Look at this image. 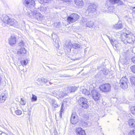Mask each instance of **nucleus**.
Returning <instances> with one entry per match:
<instances>
[{"instance_id":"obj_43","label":"nucleus","mask_w":135,"mask_h":135,"mask_svg":"<svg viewBox=\"0 0 135 135\" xmlns=\"http://www.w3.org/2000/svg\"><path fill=\"white\" fill-rule=\"evenodd\" d=\"M4 86V84L3 83L2 81L1 80V78L0 77V87L3 88Z\"/></svg>"},{"instance_id":"obj_13","label":"nucleus","mask_w":135,"mask_h":135,"mask_svg":"<svg viewBox=\"0 0 135 135\" xmlns=\"http://www.w3.org/2000/svg\"><path fill=\"white\" fill-rule=\"evenodd\" d=\"M110 42L113 46L114 48L115 49H116L118 48V46L120 45V44H119L118 41L110 38L109 36H108Z\"/></svg>"},{"instance_id":"obj_47","label":"nucleus","mask_w":135,"mask_h":135,"mask_svg":"<svg viewBox=\"0 0 135 135\" xmlns=\"http://www.w3.org/2000/svg\"><path fill=\"white\" fill-rule=\"evenodd\" d=\"M130 8L131 10H132L133 12L135 13V7H133L132 6H131L130 7Z\"/></svg>"},{"instance_id":"obj_33","label":"nucleus","mask_w":135,"mask_h":135,"mask_svg":"<svg viewBox=\"0 0 135 135\" xmlns=\"http://www.w3.org/2000/svg\"><path fill=\"white\" fill-rule=\"evenodd\" d=\"M21 100L20 103L23 105H25L26 103V102L25 99L23 98H21Z\"/></svg>"},{"instance_id":"obj_42","label":"nucleus","mask_w":135,"mask_h":135,"mask_svg":"<svg viewBox=\"0 0 135 135\" xmlns=\"http://www.w3.org/2000/svg\"><path fill=\"white\" fill-rule=\"evenodd\" d=\"M128 135H135V130L131 131L128 133Z\"/></svg>"},{"instance_id":"obj_7","label":"nucleus","mask_w":135,"mask_h":135,"mask_svg":"<svg viewBox=\"0 0 135 135\" xmlns=\"http://www.w3.org/2000/svg\"><path fill=\"white\" fill-rule=\"evenodd\" d=\"M71 124H74L78 121V118L77 114L75 112H73L72 114L70 119Z\"/></svg>"},{"instance_id":"obj_18","label":"nucleus","mask_w":135,"mask_h":135,"mask_svg":"<svg viewBox=\"0 0 135 135\" xmlns=\"http://www.w3.org/2000/svg\"><path fill=\"white\" fill-rule=\"evenodd\" d=\"M75 4L79 7H80L84 5V3L82 0H75Z\"/></svg>"},{"instance_id":"obj_40","label":"nucleus","mask_w":135,"mask_h":135,"mask_svg":"<svg viewBox=\"0 0 135 135\" xmlns=\"http://www.w3.org/2000/svg\"><path fill=\"white\" fill-rule=\"evenodd\" d=\"M116 2V3H118V5H123V3L120 0H117V1Z\"/></svg>"},{"instance_id":"obj_49","label":"nucleus","mask_w":135,"mask_h":135,"mask_svg":"<svg viewBox=\"0 0 135 135\" xmlns=\"http://www.w3.org/2000/svg\"><path fill=\"white\" fill-rule=\"evenodd\" d=\"M132 62L135 64V56L133 57L131 59Z\"/></svg>"},{"instance_id":"obj_44","label":"nucleus","mask_w":135,"mask_h":135,"mask_svg":"<svg viewBox=\"0 0 135 135\" xmlns=\"http://www.w3.org/2000/svg\"><path fill=\"white\" fill-rule=\"evenodd\" d=\"M40 9V10L41 11L44 12L46 11V7H41Z\"/></svg>"},{"instance_id":"obj_22","label":"nucleus","mask_w":135,"mask_h":135,"mask_svg":"<svg viewBox=\"0 0 135 135\" xmlns=\"http://www.w3.org/2000/svg\"><path fill=\"white\" fill-rule=\"evenodd\" d=\"M122 25L120 23H119L114 25L113 27V29H118L122 28Z\"/></svg>"},{"instance_id":"obj_14","label":"nucleus","mask_w":135,"mask_h":135,"mask_svg":"<svg viewBox=\"0 0 135 135\" xmlns=\"http://www.w3.org/2000/svg\"><path fill=\"white\" fill-rule=\"evenodd\" d=\"M96 6L94 3H91L88 6V11L89 13H93L96 11Z\"/></svg>"},{"instance_id":"obj_35","label":"nucleus","mask_w":135,"mask_h":135,"mask_svg":"<svg viewBox=\"0 0 135 135\" xmlns=\"http://www.w3.org/2000/svg\"><path fill=\"white\" fill-rule=\"evenodd\" d=\"M130 69L134 73H135V65L131 66Z\"/></svg>"},{"instance_id":"obj_25","label":"nucleus","mask_w":135,"mask_h":135,"mask_svg":"<svg viewBox=\"0 0 135 135\" xmlns=\"http://www.w3.org/2000/svg\"><path fill=\"white\" fill-rule=\"evenodd\" d=\"M128 80L126 77H123L121 79L120 81V84H123V83H127Z\"/></svg>"},{"instance_id":"obj_15","label":"nucleus","mask_w":135,"mask_h":135,"mask_svg":"<svg viewBox=\"0 0 135 135\" xmlns=\"http://www.w3.org/2000/svg\"><path fill=\"white\" fill-rule=\"evenodd\" d=\"M8 94L7 93L4 91V93H2L0 96V102L3 103L6 100Z\"/></svg>"},{"instance_id":"obj_4","label":"nucleus","mask_w":135,"mask_h":135,"mask_svg":"<svg viewBox=\"0 0 135 135\" xmlns=\"http://www.w3.org/2000/svg\"><path fill=\"white\" fill-rule=\"evenodd\" d=\"M101 91L104 92H108L111 90V86L109 84H103L99 87Z\"/></svg>"},{"instance_id":"obj_16","label":"nucleus","mask_w":135,"mask_h":135,"mask_svg":"<svg viewBox=\"0 0 135 135\" xmlns=\"http://www.w3.org/2000/svg\"><path fill=\"white\" fill-rule=\"evenodd\" d=\"M92 97L93 99L95 101L98 100L100 97V95L95 90L92 91Z\"/></svg>"},{"instance_id":"obj_37","label":"nucleus","mask_w":135,"mask_h":135,"mask_svg":"<svg viewBox=\"0 0 135 135\" xmlns=\"http://www.w3.org/2000/svg\"><path fill=\"white\" fill-rule=\"evenodd\" d=\"M131 110L133 114H135V106L132 107L131 109Z\"/></svg>"},{"instance_id":"obj_29","label":"nucleus","mask_w":135,"mask_h":135,"mask_svg":"<svg viewBox=\"0 0 135 135\" xmlns=\"http://www.w3.org/2000/svg\"><path fill=\"white\" fill-rule=\"evenodd\" d=\"M73 47L75 49H78L80 48L81 45L79 44L75 43L73 44Z\"/></svg>"},{"instance_id":"obj_8","label":"nucleus","mask_w":135,"mask_h":135,"mask_svg":"<svg viewBox=\"0 0 135 135\" xmlns=\"http://www.w3.org/2000/svg\"><path fill=\"white\" fill-rule=\"evenodd\" d=\"M73 44H72L71 41L68 40L66 41V43L64 45L65 49L68 52L70 51L71 48L73 47Z\"/></svg>"},{"instance_id":"obj_53","label":"nucleus","mask_w":135,"mask_h":135,"mask_svg":"<svg viewBox=\"0 0 135 135\" xmlns=\"http://www.w3.org/2000/svg\"><path fill=\"white\" fill-rule=\"evenodd\" d=\"M56 86H54L53 87V88H54V89L55 88H56Z\"/></svg>"},{"instance_id":"obj_34","label":"nucleus","mask_w":135,"mask_h":135,"mask_svg":"<svg viewBox=\"0 0 135 135\" xmlns=\"http://www.w3.org/2000/svg\"><path fill=\"white\" fill-rule=\"evenodd\" d=\"M15 113L18 115H20L22 114V112L19 110H17L15 111Z\"/></svg>"},{"instance_id":"obj_27","label":"nucleus","mask_w":135,"mask_h":135,"mask_svg":"<svg viewBox=\"0 0 135 135\" xmlns=\"http://www.w3.org/2000/svg\"><path fill=\"white\" fill-rule=\"evenodd\" d=\"M120 100L121 103H125L127 104H128L129 103V102L124 97L120 98Z\"/></svg>"},{"instance_id":"obj_36","label":"nucleus","mask_w":135,"mask_h":135,"mask_svg":"<svg viewBox=\"0 0 135 135\" xmlns=\"http://www.w3.org/2000/svg\"><path fill=\"white\" fill-rule=\"evenodd\" d=\"M103 73L105 75H107L108 72V71L107 70L105 69H103L102 70Z\"/></svg>"},{"instance_id":"obj_52","label":"nucleus","mask_w":135,"mask_h":135,"mask_svg":"<svg viewBox=\"0 0 135 135\" xmlns=\"http://www.w3.org/2000/svg\"><path fill=\"white\" fill-rule=\"evenodd\" d=\"M79 59L78 58H76L75 59H74V60H78Z\"/></svg>"},{"instance_id":"obj_26","label":"nucleus","mask_w":135,"mask_h":135,"mask_svg":"<svg viewBox=\"0 0 135 135\" xmlns=\"http://www.w3.org/2000/svg\"><path fill=\"white\" fill-rule=\"evenodd\" d=\"M52 102V104L54 108H57L59 107L60 105L59 106L57 104L56 102L55 99H53Z\"/></svg>"},{"instance_id":"obj_30","label":"nucleus","mask_w":135,"mask_h":135,"mask_svg":"<svg viewBox=\"0 0 135 135\" xmlns=\"http://www.w3.org/2000/svg\"><path fill=\"white\" fill-rule=\"evenodd\" d=\"M21 65L23 66V65H26L28 63V60L27 59H26L23 60H22L21 61Z\"/></svg>"},{"instance_id":"obj_23","label":"nucleus","mask_w":135,"mask_h":135,"mask_svg":"<svg viewBox=\"0 0 135 135\" xmlns=\"http://www.w3.org/2000/svg\"><path fill=\"white\" fill-rule=\"evenodd\" d=\"M80 91L85 95H88L90 93L89 91L85 89L81 88Z\"/></svg>"},{"instance_id":"obj_19","label":"nucleus","mask_w":135,"mask_h":135,"mask_svg":"<svg viewBox=\"0 0 135 135\" xmlns=\"http://www.w3.org/2000/svg\"><path fill=\"white\" fill-rule=\"evenodd\" d=\"M17 22L14 19L10 18L7 24L11 26H13L16 24Z\"/></svg>"},{"instance_id":"obj_3","label":"nucleus","mask_w":135,"mask_h":135,"mask_svg":"<svg viewBox=\"0 0 135 135\" xmlns=\"http://www.w3.org/2000/svg\"><path fill=\"white\" fill-rule=\"evenodd\" d=\"M79 16L76 13H73L69 16L67 19V21L69 23L75 22L79 18Z\"/></svg>"},{"instance_id":"obj_51","label":"nucleus","mask_w":135,"mask_h":135,"mask_svg":"<svg viewBox=\"0 0 135 135\" xmlns=\"http://www.w3.org/2000/svg\"><path fill=\"white\" fill-rule=\"evenodd\" d=\"M49 84L50 85H52V84H52V83H51V82H49Z\"/></svg>"},{"instance_id":"obj_39","label":"nucleus","mask_w":135,"mask_h":135,"mask_svg":"<svg viewBox=\"0 0 135 135\" xmlns=\"http://www.w3.org/2000/svg\"><path fill=\"white\" fill-rule=\"evenodd\" d=\"M63 103H62L61 105V110L60 111V116L61 117V115H62V113L64 111V109H63Z\"/></svg>"},{"instance_id":"obj_11","label":"nucleus","mask_w":135,"mask_h":135,"mask_svg":"<svg viewBox=\"0 0 135 135\" xmlns=\"http://www.w3.org/2000/svg\"><path fill=\"white\" fill-rule=\"evenodd\" d=\"M120 60L123 64H126L128 62V58L127 57V55L125 52H123L122 53L120 56Z\"/></svg>"},{"instance_id":"obj_28","label":"nucleus","mask_w":135,"mask_h":135,"mask_svg":"<svg viewBox=\"0 0 135 135\" xmlns=\"http://www.w3.org/2000/svg\"><path fill=\"white\" fill-rule=\"evenodd\" d=\"M122 84H120V86L121 88L123 89H126L128 88L127 83H123Z\"/></svg>"},{"instance_id":"obj_2","label":"nucleus","mask_w":135,"mask_h":135,"mask_svg":"<svg viewBox=\"0 0 135 135\" xmlns=\"http://www.w3.org/2000/svg\"><path fill=\"white\" fill-rule=\"evenodd\" d=\"M79 104L82 108L84 109H88L89 108V103L87 99L84 97H81L78 100Z\"/></svg>"},{"instance_id":"obj_48","label":"nucleus","mask_w":135,"mask_h":135,"mask_svg":"<svg viewBox=\"0 0 135 135\" xmlns=\"http://www.w3.org/2000/svg\"><path fill=\"white\" fill-rule=\"evenodd\" d=\"M19 46H23L24 45V44L23 43V41H21L19 44Z\"/></svg>"},{"instance_id":"obj_20","label":"nucleus","mask_w":135,"mask_h":135,"mask_svg":"<svg viewBox=\"0 0 135 135\" xmlns=\"http://www.w3.org/2000/svg\"><path fill=\"white\" fill-rule=\"evenodd\" d=\"M77 88L75 86H72L68 87L67 90V93H68L75 91L76 90Z\"/></svg>"},{"instance_id":"obj_41","label":"nucleus","mask_w":135,"mask_h":135,"mask_svg":"<svg viewBox=\"0 0 135 135\" xmlns=\"http://www.w3.org/2000/svg\"><path fill=\"white\" fill-rule=\"evenodd\" d=\"M81 124L84 127H87L88 126L87 123L84 121H82Z\"/></svg>"},{"instance_id":"obj_6","label":"nucleus","mask_w":135,"mask_h":135,"mask_svg":"<svg viewBox=\"0 0 135 135\" xmlns=\"http://www.w3.org/2000/svg\"><path fill=\"white\" fill-rule=\"evenodd\" d=\"M32 14L33 17L38 21H41L43 18V16L37 11H34Z\"/></svg>"},{"instance_id":"obj_24","label":"nucleus","mask_w":135,"mask_h":135,"mask_svg":"<svg viewBox=\"0 0 135 135\" xmlns=\"http://www.w3.org/2000/svg\"><path fill=\"white\" fill-rule=\"evenodd\" d=\"M9 18L8 16L5 15H3L2 21L4 23H7Z\"/></svg>"},{"instance_id":"obj_5","label":"nucleus","mask_w":135,"mask_h":135,"mask_svg":"<svg viewBox=\"0 0 135 135\" xmlns=\"http://www.w3.org/2000/svg\"><path fill=\"white\" fill-rule=\"evenodd\" d=\"M81 21L84 25H85L86 27L89 28L92 27L94 25L93 21L88 20L86 18H82Z\"/></svg>"},{"instance_id":"obj_46","label":"nucleus","mask_w":135,"mask_h":135,"mask_svg":"<svg viewBox=\"0 0 135 135\" xmlns=\"http://www.w3.org/2000/svg\"><path fill=\"white\" fill-rule=\"evenodd\" d=\"M117 1V0H109L110 2L113 4L116 3Z\"/></svg>"},{"instance_id":"obj_12","label":"nucleus","mask_w":135,"mask_h":135,"mask_svg":"<svg viewBox=\"0 0 135 135\" xmlns=\"http://www.w3.org/2000/svg\"><path fill=\"white\" fill-rule=\"evenodd\" d=\"M9 44L11 46H13L15 45L16 43V40L15 36L12 35L9 37L8 39Z\"/></svg>"},{"instance_id":"obj_9","label":"nucleus","mask_w":135,"mask_h":135,"mask_svg":"<svg viewBox=\"0 0 135 135\" xmlns=\"http://www.w3.org/2000/svg\"><path fill=\"white\" fill-rule=\"evenodd\" d=\"M24 3L26 6L28 8H33L35 4V2L32 0H25Z\"/></svg>"},{"instance_id":"obj_17","label":"nucleus","mask_w":135,"mask_h":135,"mask_svg":"<svg viewBox=\"0 0 135 135\" xmlns=\"http://www.w3.org/2000/svg\"><path fill=\"white\" fill-rule=\"evenodd\" d=\"M77 135H86L85 131L80 128H77L76 130Z\"/></svg>"},{"instance_id":"obj_50","label":"nucleus","mask_w":135,"mask_h":135,"mask_svg":"<svg viewBox=\"0 0 135 135\" xmlns=\"http://www.w3.org/2000/svg\"><path fill=\"white\" fill-rule=\"evenodd\" d=\"M31 110L30 109H28V110L27 114L28 116L30 117L31 114Z\"/></svg>"},{"instance_id":"obj_31","label":"nucleus","mask_w":135,"mask_h":135,"mask_svg":"<svg viewBox=\"0 0 135 135\" xmlns=\"http://www.w3.org/2000/svg\"><path fill=\"white\" fill-rule=\"evenodd\" d=\"M38 79L39 80V81L41 80L42 82H44L45 83H46L49 81L48 80L44 78H39Z\"/></svg>"},{"instance_id":"obj_10","label":"nucleus","mask_w":135,"mask_h":135,"mask_svg":"<svg viewBox=\"0 0 135 135\" xmlns=\"http://www.w3.org/2000/svg\"><path fill=\"white\" fill-rule=\"evenodd\" d=\"M26 50L24 48H21L17 51V55L18 56L19 59H21L26 53Z\"/></svg>"},{"instance_id":"obj_32","label":"nucleus","mask_w":135,"mask_h":135,"mask_svg":"<svg viewBox=\"0 0 135 135\" xmlns=\"http://www.w3.org/2000/svg\"><path fill=\"white\" fill-rule=\"evenodd\" d=\"M32 97L31 98V101L32 102L36 101L37 100V97L33 94H32Z\"/></svg>"},{"instance_id":"obj_21","label":"nucleus","mask_w":135,"mask_h":135,"mask_svg":"<svg viewBox=\"0 0 135 135\" xmlns=\"http://www.w3.org/2000/svg\"><path fill=\"white\" fill-rule=\"evenodd\" d=\"M129 124L131 127L135 128V121L134 119H130L129 120Z\"/></svg>"},{"instance_id":"obj_38","label":"nucleus","mask_w":135,"mask_h":135,"mask_svg":"<svg viewBox=\"0 0 135 135\" xmlns=\"http://www.w3.org/2000/svg\"><path fill=\"white\" fill-rule=\"evenodd\" d=\"M130 80L132 84H134L135 83V77L132 76L130 78Z\"/></svg>"},{"instance_id":"obj_54","label":"nucleus","mask_w":135,"mask_h":135,"mask_svg":"<svg viewBox=\"0 0 135 135\" xmlns=\"http://www.w3.org/2000/svg\"><path fill=\"white\" fill-rule=\"evenodd\" d=\"M124 1H125L126 0H124Z\"/></svg>"},{"instance_id":"obj_1","label":"nucleus","mask_w":135,"mask_h":135,"mask_svg":"<svg viewBox=\"0 0 135 135\" xmlns=\"http://www.w3.org/2000/svg\"><path fill=\"white\" fill-rule=\"evenodd\" d=\"M120 38L124 44L133 43L135 40V37L130 31H127L121 34Z\"/></svg>"},{"instance_id":"obj_45","label":"nucleus","mask_w":135,"mask_h":135,"mask_svg":"<svg viewBox=\"0 0 135 135\" xmlns=\"http://www.w3.org/2000/svg\"><path fill=\"white\" fill-rule=\"evenodd\" d=\"M50 1V0H40L41 2L48 3Z\"/></svg>"}]
</instances>
